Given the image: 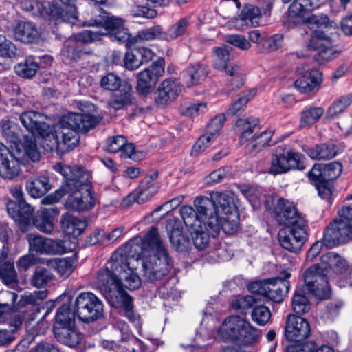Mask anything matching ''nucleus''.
Here are the masks:
<instances>
[{
	"instance_id": "f257e3e1",
	"label": "nucleus",
	"mask_w": 352,
	"mask_h": 352,
	"mask_svg": "<svg viewBox=\"0 0 352 352\" xmlns=\"http://www.w3.org/2000/svg\"><path fill=\"white\" fill-rule=\"evenodd\" d=\"M141 263L142 276L149 281L160 280L173 267V261L162 244L158 230L152 227L144 239L136 236L113 254L112 268L122 273V287L130 290L140 287L142 280L135 270Z\"/></svg>"
},
{
	"instance_id": "f03ea898",
	"label": "nucleus",
	"mask_w": 352,
	"mask_h": 352,
	"mask_svg": "<svg viewBox=\"0 0 352 352\" xmlns=\"http://www.w3.org/2000/svg\"><path fill=\"white\" fill-rule=\"evenodd\" d=\"M45 120L42 113L32 111L20 116L24 127L32 135H40L42 147L47 152L56 149L58 154L74 149L79 142L78 132H86L99 122L96 117L80 113L64 116L53 127L47 125Z\"/></svg>"
},
{
	"instance_id": "7ed1b4c3",
	"label": "nucleus",
	"mask_w": 352,
	"mask_h": 352,
	"mask_svg": "<svg viewBox=\"0 0 352 352\" xmlns=\"http://www.w3.org/2000/svg\"><path fill=\"white\" fill-rule=\"evenodd\" d=\"M54 170L65 178V184L55 192L41 200L43 205H53L58 202L65 193L69 194L65 206L74 211H87L94 207L96 198L89 182V175L78 166L57 164Z\"/></svg>"
},
{
	"instance_id": "20e7f679",
	"label": "nucleus",
	"mask_w": 352,
	"mask_h": 352,
	"mask_svg": "<svg viewBox=\"0 0 352 352\" xmlns=\"http://www.w3.org/2000/svg\"><path fill=\"white\" fill-rule=\"evenodd\" d=\"M208 199L212 204L210 212L217 221V234L222 230L228 234L234 233L239 223V214L234 195L212 192Z\"/></svg>"
},
{
	"instance_id": "39448f33",
	"label": "nucleus",
	"mask_w": 352,
	"mask_h": 352,
	"mask_svg": "<svg viewBox=\"0 0 352 352\" xmlns=\"http://www.w3.org/2000/svg\"><path fill=\"white\" fill-rule=\"evenodd\" d=\"M219 335L224 340L236 341L248 346L258 342L261 332L245 318L234 315L224 320L219 329Z\"/></svg>"
},
{
	"instance_id": "423d86ee",
	"label": "nucleus",
	"mask_w": 352,
	"mask_h": 352,
	"mask_svg": "<svg viewBox=\"0 0 352 352\" xmlns=\"http://www.w3.org/2000/svg\"><path fill=\"white\" fill-rule=\"evenodd\" d=\"M195 209L188 205L183 206L180 208V216L184 223L188 229H200V226L204 225L205 228L212 234H217V221L211 216L210 212L212 204L207 197H198L194 200Z\"/></svg>"
},
{
	"instance_id": "0eeeda50",
	"label": "nucleus",
	"mask_w": 352,
	"mask_h": 352,
	"mask_svg": "<svg viewBox=\"0 0 352 352\" xmlns=\"http://www.w3.org/2000/svg\"><path fill=\"white\" fill-rule=\"evenodd\" d=\"M76 316L84 322H91L101 318L104 312L102 300L92 292H82L73 305Z\"/></svg>"
},
{
	"instance_id": "6e6552de",
	"label": "nucleus",
	"mask_w": 352,
	"mask_h": 352,
	"mask_svg": "<svg viewBox=\"0 0 352 352\" xmlns=\"http://www.w3.org/2000/svg\"><path fill=\"white\" fill-rule=\"evenodd\" d=\"M302 159L300 153L278 146L272 153L269 173L276 175L286 173L292 169H302Z\"/></svg>"
},
{
	"instance_id": "1a4fd4ad",
	"label": "nucleus",
	"mask_w": 352,
	"mask_h": 352,
	"mask_svg": "<svg viewBox=\"0 0 352 352\" xmlns=\"http://www.w3.org/2000/svg\"><path fill=\"white\" fill-rule=\"evenodd\" d=\"M113 255L107 265L100 269L96 276V284L104 298L114 305L113 295L116 291L122 286L120 279L116 272H120V268H112Z\"/></svg>"
},
{
	"instance_id": "9d476101",
	"label": "nucleus",
	"mask_w": 352,
	"mask_h": 352,
	"mask_svg": "<svg viewBox=\"0 0 352 352\" xmlns=\"http://www.w3.org/2000/svg\"><path fill=\"white\" fill-rule=\"evenodd\" d=\"M87 26H96L104 28V32H100L103 35L110 34L119 42H125L129 39L130 35L128 30L125 28L124 20L118 16L104 14L99 15L96 19H90L84 24Z\"/></svg>"
},
{
	"instance_id": "9b49d317",
	"label": "nucleus",
	"mask_w": 352,
	"mask_h": 352,
	"mask_svg": "<svg viewBox=\"0 0 352 352\" xmlns=\"http://www.w3.org/2000/svg\"><path fill=\"white\" fill-rule=\"evenodd\" d=\"M327 274L322 268L321 263L314 264L303 273V278L307 289L317 298H327L330 296V289Z\"/></svg>"
},
{
	"instance_id": "f8f14e48",
	"label": "nucleus",
	"mask_w": 352,
	"mask_h": 352,
	"mask_svg": "<svg viewBox=\"0 0 352 352\" xmlns=\"http://www.w3.org/2000/svg\"><path fill=\"white\" fill-rule=\"evenodd\" d=\"M164 59L158 58L136 74V90L139 94L146 96L154 89L159 78L164 72Z\"/></svg>"
},
{
	"instance_id": "ddd939ff",
	"label": "nucleus",
	"mask_w": 352,
	"mask_h": 352,
	"mask_svg": "<svg viewBox=\"0 0 352 352\" xmlns=\"http://www.w3.org/2000/svg\"><path fill=\"white\" fill-rule=\"evenodd\" d=\"M323 240L329 248L352 240V223L340 217L335 219L326 228Z\"/></svg>"
},
{
	"instance_id": "4468645a",
	"label": "nucleus",
	"mask_w": 352,
	"mask_h": 352,
	"mask_svg": "<svg viewBox=\"0 0 352 352\" xmlns=\"http://www.w3.org/2000/svg\"><path fill=\"white\" fill-rule=\"evenodd\" d=\"M297 78L294 82V87L300 93H316L322 81V73L315 69H308L305 66H299L296 69Z\"/></svg>"
},
{
	"instance_id": "2eb2a0df",
	"label": "nucleus",
	"mask_w": 352,
	"mask_h": 352,
	"mask_svg": "<svg viewBox=\"0 0 352 352\" xmlns=\"http://www.w3.org/2000/svg\"><path fill=\"white\" fill-rule=\"evenodd\" d=\"M261 17V11L258 7L247 4L238 16L229 20L225 26L230 30H245L259 25Z\"/></svg>"
},
{
	"instance_id": "dca6fc26",
	"label": "nucleus",
	"mask_w": 352,
	"mask_h": 352,
	"mask_svg": "<svg viewBox=\"0 0 352 352\" xmlns=\"http://www.w3.org/2000/svg\"><path fill=\"white\" fill-rule=\"evenodd\" d=\"M21 6L24 10L32 12L34 15L40 14L43 16L49 15L57 21H74L76 17L74 12L69 16L64 15V11L59 6L51 4L47 1L40 3L23 0L21 2ZM66 14H67L66 13Z\"/></svg>"
},
{
	"instance_id": "f3484780",
	"label": "nucleus",
	"mask_w": 352,
	"mask_h": 352,
	"mask_svg": "<svg viewBox=\"0 0 352 352\" xmlns=\"http://www.w3.org/2000/svg\"><path fill=\"white\" fill-rule=\"evenodd\" d=\"M305 225L285 227L278 232L280 245L285 250L297 252L301 250L306 239Z\"/></svg>"
},
{
	"instance_id": "a211bd4d",
	"label": "nucleus",
	"mask_w": 352,
	"mask_h": 352,
	"mask_svg": "<svg viewBox=\"0 0 352 352\" xmlns=\"http://www.w3.org/2000/svg\"><path fill=\"white\" fill-rule=\"evenodd\" d=\"M274 213L277 222L285 227L306 224L294 204L283 198L278 199L274 208Z\"/></svg>"
},
{
	"instance_id": "6ab92c4d",
	"label": "nucleus",
	"mask_w": 352,
	"mask_h": 352,
	"mask_svg": "<svg viewBox=\"0 0 352 352\" xmlns=\"http://www.w3.org/2000/svg\"><path fill=\"white\" fill-rule=\"evenodd\" d=\"M310 333V324L305 318L293 314L287 316L285 328V335L287 340L301 341L307 338Z\"/></svg>"
},
{
	"instance_id": "aec40b11",
	"label": "nucleus",
	"mask_w": 352,
	"mask_h": 352,
	"mask_svg": "<svg viewBox=\"0 0 352 352\" xmlns=\"http://www.w3.org/2000/svg\"><path fill=\"white\" fill-rule=\"evenodd\" d=\"M320 0H294L289 5L288 15L285 21V25L289 28H293L300 23L303 16L308 12H311L320 7Z\"/></svg>"
},
{
	"instance_id": "412c9836",
	"label": "nucleus",
	"mask_w": 352,
	"mask_h": 352,
	"mask_svg": "<svg viewBox=\"0 0 352 352\" xmlns=\"http://www.w3.org/2000/svg\"><path fill=\"white\" fill-rule=\"evenodd\" d=\"M21 160L2 143H0V177L4 179H13L21 172Z\"/></svg>"
},
{
	"instance_id": "4be33fe9",
	"label": "nucleus",
	"mask_w": 352,
	"mask_h": 352,
	"mask_svg": "<svg viewBox=\"0 0 352 352\" xmlns=\"http://www.w3.org/2000/svg\"><path fill=\"white\" fill-rule=\"evenodd\" d=\"M332 41L329 33L315 30L307 45V48L318 51L320 56L327 60L336 57L340 52L331 49Z\"/></svg>"
},
{
	"instance_id": "5701e85b",
	"label": "nucleus",
	"mask_w": 352,
	"mask_h": 352,
	"mask_svg": "<svg viewBox=\"0 0 352 352\" xmlns=\"http://www.w3.org/2000/svg\"><path fill=\"white\" fill-rule=\"evenodd\" d=\"M29 250L40 254H58L62 252L60 241H55L41 235L30 234L27 236Z\"/></svg>"
},
{
	"instance_id": "b1692460",
	"label": "nucleus",
	"mask_w": 352,
	"mask_h": 352,
	"mask_svg": "<svg viewBox=\"0 0 352 352\" xmlns=\"http://www.w3.org/2000/svg\"><path fill=\"white\" fill-rule=\"evenodd\" d=\"M281 274L283 277L269 279L267 287L265 296H267L270 300L276 302H282L284 296L289 289V283L287 279L290 277L291 274L283 271Z\"/></svg>"
},
{
	"instance_id": "393cba45",
	"label": "nucleus",
	"mask_w": 352,
	"mask_h": 352,
	"mask_svg": "<svg viewBox=\"0 0 352 352\" xmlns=\"http://www.w3.org/2000/svg\"><path fill=\"white\" fill-rule=\"evenodd\" d=\"M182 91V86L176 80L166 79L155 93V100L161 105L167 104L176 99Z\"/></svg>"
},
{
	"instance_id": "a878e982",
	"label": "nucleus",
	"mask_w": 352,
	"mask_h": 352,
	"mask_svg": "<svg viewBox=\"0 0 352 352\" xmlns=\"http://www.w3.org/2000/svg\"><path fill=\"white\" fill-rule=\"evenodd\" d=\"M16 155L24 161L29 158L33 162L40 160L41 154L37 148L35 138L32 135H23V137L15 144Z\"/></svg>"
},
{
	"instance_id": "bb28decb",
	"label": "nucleus",
	"mask_w": 352,
	"mask_h": 352,
	"mask_svg": "<svg viewBox=\"0 0 352 352\" xmlns=\"http://www.w3.org/2000/svg\"><path fill=\"white\" fill-rule=\"evenodd\" d=\"M166 230L173 247L177 251L186 250L190 244L189 240L183 234V228L176 218L168 221Z\"/></svg>"
},
{
	"instance_id": "cd10ccee",
	"label": "nucleus",
	"mask_w": 352,
	"mask_h": 352,
	"mask_svg": "<svg viewBox=\"0 0 352 352\" xmlns=\"http://www.w3.org/2000/svg\"><path fill=\"white\" fill-rule=\"evenodd\" d=\"M258 123V119L254 117L241 118L236 120L235 130L239 134V144L244 149L254 137Z\"/></svg>"
},
{
	"instance_id": "c85d7f7f",
	"label": "nucleus",
	"mask_w": 352,
	"mask_h": 352,
	"mask_svg": "<svg viewBox=\"0 0 352 352\" xmlns=\"http://www.w3.org/2000/svg\"><path fill=\"white\" fill-rule=\"evenodd\" d=\"M320 263L327 275L330 270L336 274H342L347 271L349 267L346 260L342 256L333 252L323 254L320 257Z\"/></svg>"
},
{
	"instance_id": "c756f323",
	"label": "nucleus",
	"mask_w": 352,
	"mask_h": 352,
	"mask_svg": "<svg viewBox=\"0 0 352 352\" xmlns=\"http://www.w3.org/2000/svg\"><path fill=\"white\" fill-rule=\"evenodd\" d=\"M58 213V210L55 207L41 208L38 211L34 221L35 227L43 233H52L54 230V218Z\"/></svg>"
},
{
	"instance_id": "7c9ffc66",
	"label": "nucleus",
	"mask_w": 352,
	"mask_h": 352,
	"mask_svg": "<svg viewBox=\"0 0 352 352\" xmlns=\"http://www.w3.org/2000/svg\"><path fill=\"white\" fill-rule=\"evenodd\" d=\"M132 87L124 83L108 100V105L115 110L123 109L133 102Z\"/></svg>"
},
{
	"instance_id": "2f4dec72",
	"label": "nucleus",
	"mask_w": 352,
	"mask_h": 352,
	"mask_svg": "<svg viewBox=\"0 0 352 352\" xmlns=\"http://www.w3.org/2000/svg\"><path fill=\"white\" fill-rule=\"evenodd\" d=\"M61 225L63 232L69 236H80L87 227L85 221L77 218L69 213L62 215Z\"/></svg>"
},
{
	"instance_id": "473e14b6",
	"label": "nucleus",
	"mask_w": 352,
	"mask_h": 352,
	"mask_svg": "<svg viewBox=\"0 0 352 352\" xmlns=\"http://www.w3.org/2000/svg\"><path fill=\"white\" fill-rule=\"evenodd\" d=\"M54 335L57 340L69 347H75L81 342L82 335L76 326L55 329Z\"/></svg>"
},
{
	"instance_id": "72a5a7b5",
	"label": "nucleus",
	"mask_w": 352,
	"mask_h": 352,
	"mask_svg": "<svg viewBox=\"0 0 352 352\" xmlns=\"http://www.w3.org/2000/svg\"><path fill=\"white\" fill-rule=\"evenodd\" d=\"M106 148L108 152H121L122 155L128 158H133L134 146L131 143H127L125 137L116 135L109 138L106 142Z\"/></svg>"
},
{
	"instance_id": "f704fd0d",
	"label": "nucleus",
	"mask_w": 352,
	"mask_h": 352,
	"mask_svg": "<svg viewBox=\"0 0 352 352\" xmlns=\"http://www.w3.org/2000/svg\"><path fill=\"white\" fill-rule=\"evenodd\" d=\"M50 189V179L44 175L31 178L26 182V190L32 197H41Z\"/></svg>"
},
{
	"instance_id": "c9c22d12",
	"label": "nucleus",
	"mask_w": 352,
	"mask_h": 352,
	"mask_svg": "<svg viewBox=\"0 0 352 352\" xmlns=\"http://www.w3.org/2000/svg\"><path fill=\"white\" fill-rule=\"evenodd\" d=\"M307 155L313 160H330L336 157L338 153V148L334 143L317 144L309 148Z\"/></svg>"
},
{
	"instance_id": "e433bc0d",
	"label": "nucleus",
	"mask_w": 352,
	"mask_h": 352,
	"mask_svg": "<svg viewBox=\"0 0 352 352\" xmlns=\"http://www.w3.org/2000/svg\"><path fill=\"white\" fill-rule=\"evenodd\" d=\"M208 72L205 65L195 64L190 65L184 72V79L188 87H194L204 81Z\"/></svg>"
},
{
	"instance_id": "4c0bfd02",
	"label": "nucleus",
	"mask_w": 352,
	"mask_h": 352,
	"mask_svg": "<svg viewBox=\"0 0 352 352\" xmlns=\"http://www.w3.org/2000/svg\"><path fill=\"white\" fill-rule=\"evenodd\" d=\"M39 35V32L34 24L21 21L14 28L15 38L23 43L34 42Z\"/></svg>"
},
{
	"instance_id": "58836bf2",
	"label": "nucleus",
	"mask_w": 352,
	"mask_h": 352,
	"mask_svg": "<svg viewBox=\"0 0 352 352\" xmlns=\"http://www.w3.org/2000/svg\"><path fill=\"white\" fill-rule=\"evenodd\" d=\"M274 131L265 130L254 137L246 146L245 151L248 154H256L260 152L263 148L270 146Z\"/></svg>"
},
{
	"instance_id": "ea45409f",
	"label": "nucleus",
	"mask_w": 352,
	"mask_h": 352,
	"mask_svg": "<svg viewBox=\"0 0 352 352\" xmlns=\"http://www.w3.org/2000/svg\"><path fill=\"white\" fill-rule=\"evenodd\" d=\"M8 294L11 298L14 308L22 307L26 305L38 304L40 301L47 296V293L45 291H35L32 293L25 294L21 296L18 304L16 305L15 302L18 298V295L12 292H9Z\"/></svg>"
},
{
	"instance_id": "a19ab883",
	"label": "nucleus",
	"mask_w": 352,
	"mask_h": 352,
	"mask_svg": "<svg viewBox=\"0 0 352 352\" xmlns=\"http://www.w3.org/2000/svg\"><path fill=\"white\" fill-rule=\"evenodd\" d=\"M75 310L72 311L69 305H62L56 312L54 329L75 325Z\"/></svg>"
},
{
	"instance_id": "79ce46f5",
	"label": "nucleus",
	"mask_w": 352,
	"mask_h": 352,
	"mask_svg": "<svg viewBox=\"0 0 352 352\" xmlns=\"http://www.w3.org/2000/svg\"><path fill=\"white\" fill-rule=\"evenodd\" d=\"M47 265L54 269L62 277L67 278L74 269V259L72 258H55L49 260Z\"/></svg>"
},
{
	"instance_id": "37998d69",
	"label": "nucleus",
	"mask_w": 352,
	"mask_h": 352,
	"mask_svg": "<svg viewBox=\"0 0 352 352\" xmlns=\"http://www.w3.org/2000/svg\"><path fill=\"white\" fill-rule=\"evenodd\" d=\"M325 111L321 107H311L301 113L300 126L307 127L317 122L324 115Z\"/></svg>"
},
{
	"instance_id": "c03bdc74",
	"label": "nucleus",
	"mask_w": 352,
	"mask_h": 352,
	"mask_svg": "<svg viewBox=\"0 0 352 352\" xmlns=\"http://www.w3.org/2000/svg\"><path fill=\"white\" fill-rule=\"evenodd\" d=\"M352 103V94L342 96L329 107L327 116L335 119L344 112Z\"/></svg>"
},
{
	"instance_id": "a18cd8bd",
	"label": "nucleus",
	"mask_w": 352,
	"mask_h": 352,
	"mask_svg": "<svg viewBox=\"0 0 352 352\" xmlns=\"http://www.w3.org/2000/svg\"><path fill=\"white\" fill-rule=\"evenodd\" d=\"M1 126L4 138L14 144L23 137L20 126L14 122L2 120Z\"/></svg>"
},
{
	"instance_id": "49530a36",
	"label": "nucleus",
	"mask_w": 352,
	"mask_h": 352,
	"mask_svg": "<svg viewBox=\"0 0 352 352\" xmlns=\"http://www.w3.org/2000/svg\"><path fill=\"white\" fill-rule=\"evenodd\" d=\"M189 25L187 18H182L171 25L165 32V41H171L184 35Z\"/></svg>"
},
{
	"instance_id": "de8ad7c7",
	"label": "nucleus",
	"mask_w": 352,
	"mask_h": 352,
	"mask_svg": "<svg viewBox=\"0 0 352 352\" xmlns=\"http://www.w3.org/2000/svg\"><path fill=\"white\" fill-rule=\"evenodd\" d=\"M292 310L297 314L302 315L310 309V303L300 289H296L292 300Z\"/></svg>"
},
{
	"instance_id": "09e8293b",
	"label": "nucleus",
	"mask_w": 352,
	"mask_h": 352,
	"mask_svg": "<svg viewBox=\"0 0 352 352\" xmlns=\"http://www.w3.org/2000/svg\"><path fill=\"white\" fill-rule=\"evenodd\" d=\"M189 232L191 234L195 246L198 250L204 249L208 244L210 235L215 236L207 230L204 225L200 226V229H192Z\"/></svg>"
},
{
	"instance_id": "8fccbe9b",
	"label": "nucleus",
	"mask_w": 352,
	"mask_h": 352,
	"mask_svg": "<svg viewBox=\"0 0 352 352\" xmlns=\"http://www.w3.org/2000/svg\"><path fill=\"white\" fill-rule=\"evenodd\" d=\"M213 52V66L216 69L225 68V66L230 63V52L228 47L222 45L214 47Z\"/></svg>"
},
{
	"instance_id": "3c124183",
	"label": "nucleus",
	"mask_w": 352,
	"mask_h": 352,
	"mask_svg": "<svg viewBox=\"0 0 352 352\" xmlns=\"http://www.w3.org/2000/svg\"><path fill=\"white\" fill-rule=\"evenodd\" d=\"M39 68L36 62L31 58H27L24 61L17 64L15 67V72L19 76L29 78L36 74Z\"/></svg>"
},
{
	"instance_id": "603ef678",
	"label": "nucleus",
	"mask_w": 352,
	"mask_h": 352,
	"mask_svg": "<svg viewBox=\"0 0 352 352\" xmlns=\"http://www.w3.org/2000/svg\"><path fill=\"white\" fill-rule=\"evenodd\" d=\"M0 279L8 286H12L17 282V273L12 261H6L0 266Z\"/></svg>"
},
{
	"instance_id": "864d4df0",
	"label": "nucleus",
	"mask_w": 352,
	"mask_h": 352,
	"mask_svg": "<svg viewBox=\"0 0 352 352\" xmlns=\"http://www.w3.org/2000/svg\"><path fill=\"white\" fill-rule=\"evenodd\" d=\"M256 91L252 89L243 93L228 109V113L232 116H237L242 113L246 107L248 101L256 94Z\"/></svg>"
},
{
	"instance_id": "5fc2aeb1",
	"label": "nucleus",
	"mask_w": 352,
	"mask_h": 352,
	"mask_svg": "<svg viewBox=\"0 0 352 352\" xmlns=\"http://www.w3.org/2000/svg\"><path fill=\"white\" fill-rule=\"evenodd\" d=\"M52 274L46 268L36 267L30 278V283L36 288L45 287L52 279Z\"/></svg>"
},
{
	"instance_id": "6e6d98bb",
	"label": "nucleus",
	"mask_w": 352,
	"mask_h": 352,
	"mask_svg": "<svg viewBox=\"0 0 352 352\" xmlns=\"http://www.w3.org/2000/svg\"><path fill=\"white\" fill-rule=\"evenodd\" d=\"M155 39H161L165 41V31L161 25H157L142 31L139 32L135 37L138 41H151Z\"/></svg>"
},
{
	"instance_id": "4d7b16f0",
	"label": "nucleus",
	"mask_w": 352,
	"mask_h": 352,
	"mask_svg": "<svg viewBox=\"0 0 352 352\" xmlns=\"http://www.w3.org/2000/svg\"><path fill=\"white\" fill-rule=\"evenodd\" d=\"M219 137L217 133H208V131L201 135L194 144L192 148V155H197L206 151L212 142Z\"/></svg>"
},
{
	"instance_id": "13d9d810",
	"label": "nucleus",
	"mask_w": 352,
	"mask_h": 352,
	"mask_svg": "<svg viewBox=\"0 0 352 352\" xmlns=\"http://www.w3.org/2000/svg\"><path fill=\"white\" fill-rule=\"evenodd\" d=\"M257 300L254 295L236 297L232 301L231 307L234 310L243 313L255 304Z\"/></svg>"
},
{
	"instance_id": "bf43d9fd",
	"label": "nucleus",
	"mask_w": 352,
	"mask_h": 352,
	"mask_svg": "<svg viewBox=\"0 0 352 352\" xmlns=\"http://www.w3.org/2000/svg\"><path fill=\"white\" fill-rule=\"evenodd\" d=\"M207 110L206 102L190 103L186 102L180 107V112L186 116H197L204 113Z\"/></svg>"
},
{
	"instance_id": "052dcab7",
	"label": "nucleus",
	"mask_w": 352,
	"mask_h": 352,
	"mask_svg": "<svg viewBox=\"0 0 352 352\" xmlns=\"http://www.w3.org/2000/svg\"><path fill=\"white\" fill-rule=\"evenodd\" d=\"M310 24L316 25L318 28L326 29V32L331 29L336 30V24L329 19L328 16L324 14H314L309 20Z\"/></svg>"
},
{
	"instance_id": "680f3d73",
	"label": "nucleus",
	"mask_w": 352,
	"mask_h": 352,
	"mask_svg": "<svg viewBox=\"0 0 352 352\" xmlns=\"http://www.w3.org/2000/svg\"><path fill=\"white\" fill-rule=\"evenodd\" d=\"M101 87L108 91H116L121 88V78L114 73H108L103 76L100 81Z\"/></svg>"
},
{
	"instance_id": "e2e57ef3",
	"label": "nucleus",
	"mask_w": 352,
	"mask_h": 352,
	"mask_svg": "<svg viewBox=\"0 0 352 352\" xmlns=\"http://www.w3.org/2000/svg\"><path fill=\"white\" fill-rule=\"evenodd\" d=\"M342 171V165L338 162H333L324 165V180L330 182L336 179Z\"/></svg>"
},
{
	"instance_id": "0e129e2a",
	"label": "nucleus",
	"mask_w": 352,
	"mask_h": 352,
	"mask_svg": "<svg viewBox=\"0 0 352 352\" xmlns=\"http://www.w3.org/2000/svg\"><path fill=\"white\" fill-rule=\"evenodd\" d=\"M271 317V313L268 307L265 306H256L252 312V318L259 325L265 324Z\"/></svg>"
},
{
	"instance_id": "69168bd1",
	"label": "nucleus",
	"mask_w": 352,
	"mask_h": 352,
	"mask_svg": "<svg viewBox=\"0 0 352 352\" xmlns=\"http://www.w3.org/2000/svg\"><path fill=\"white\" fill-rule=\"evenodd\" d=\"M81 54L82 51L78 49L76 42L72 38H70L67 41L62 50V54L63 56L74 60L80 58Z\"/></svg>"
},
{
	"instance_id": "338daca9",
	"label": "nucleus",
	"mask_w": 352,
	"mask_h": 352,
	"mask_svg": "<svg viewBox=\"0 0 352 352\" xmlns=\"http://www.w3.org/2000/svg\"><path fill=\"white\" fill-rule=\"evenodd\" d=\"M225 41L241 50H248L251 47L250 41L241 34L227 35Z\"/></svg>"
},
{
	"instance_id": "774afa93",
	"label": "nucleus",
	"mask_w": 352,
	"mask_h": 352,
	"mask_svg": "<svg viewBox=\"0 0 352 352\" xmlns=\"http://www.w3.org/2000/svg\"><path fill=\"white\" fill-rule=\"evenodd\" d=\"M124 65L127 69L131 71L138 69L142 65L135 48L125 54Z\"/></svg>"
}]
</instances>
